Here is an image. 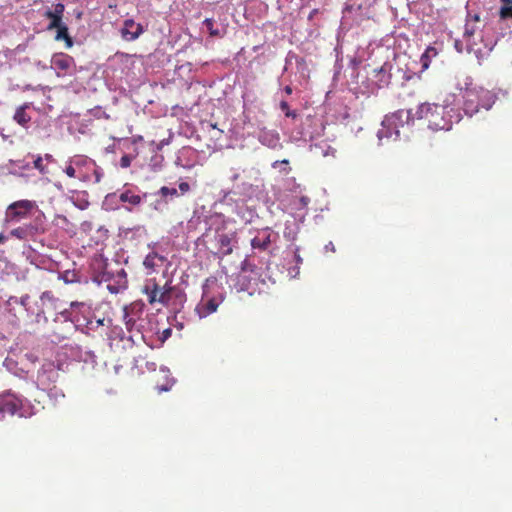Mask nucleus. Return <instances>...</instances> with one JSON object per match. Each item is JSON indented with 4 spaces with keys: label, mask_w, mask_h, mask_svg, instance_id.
Listing matches in <instances>:
<instances>
[{
    "label": "nucleus",
    "mask_w": 512,
    "mask_h": 512,
    "mask_svg": "<svg viewBox=\"0 0 512 512\" xmlns=\"http://www.w3.org/2000/svg\"><path fill=\"white\" fill-rule=\"evenodd\" d=\"M453 86L463 92V111L469 117L482 109L490 110L497 100V95L493 91L474 86L469 76L455 77Z\"/></svg>",
    "instance_id": "nucleus-1"
},
{
    "label": "nucleus",
    "mask_w": 512,
    "mask_h": 512,
    "mask_svg": "<svg viewBox=\"0 0 512 512\" xmlns=\"http://www.w3.org/2000/svg\"><path fill=\"white\" fill-rule=\"evenodd\" d=\"M456 95L448 93L443 99L442 104L423 103L419 106L417 114L419 118L424 119L428 123V127L433 131H449L453 125V115L455 112L452 107L455 103Z\"/></svg>",
    "instance_id": "nucleus-2"
},
{
    "label": "nucleus",
    "mask_w": 512,
    "mask_h": 512,
    "mask_svg": "<svg viewBox=\"0 0 512 512\" xmlns=\"http://www.w3.org/2000/svg\"><path fill=\"white\" fill-rule=\"evenodd\" d=\"M413 122L411 110L400 109L385 116L382 121V127L378 130L380 140H397L400 137V129Z\"/></svg>",
    "instance_id": "nucleus-3"
},
{
    "label": "nucleus",
    "mask_w": 512,
    "mask_h": 512,
    "mask_svg": "<svg viewBox=\"0 0 512 512\" xmlns=\"http://www.w3.org/2000/svg\"><path fill=\"white\" fill-rule=\"evenodd\" d=\"M36 212H40L36 201L29 199L14 201L5 209L3 224L5 226L18 224L30 219Z\"/></svg>",
    "instance_id": "nucleus-4"
},
{
    "label": "nucleus",
    "mask_w": 512,
    "mask_h": 512,
    "mask_svg": "<svg viewBox=\"0 0 512 512\" xmlns=\"http://www.w3.org/2000/svg\"><path fill=\"white\" fill-rule=\"evenodd\" d=\"M175 288L167 284L161 287L155 278L147 279L141 288V292L147 296L150 305L159 303L168 306Z\"/></svg>",
    "instance_id": "nucleus-5"
},
{
    "label": "nucleus",
    "mask_w": 512,
    "mask_h": 512,
    "mask_svg": "<svg viewBox=\"0 0 512 512\" xmlns=\"http://www.w3.org/2000/svg\"><path fill=\"white\" fill-rule=\"evenodd\" d=\"M51 68L58 77H66L75 73L76 63L72 56L66 53H56L52 56Z\"/></svg>",
    "instance_id": "nucleus-6"
},
{
    "label": "nucleus",
    "mask_w": 512,
    "mask_h": 512,
    "mask_svg": "<svg viewBox=\"0 0 512 512\" xmlns=\"http://www.w3.org/2000/svg\"><path fill=\"white\" fill-rule=\"evenodd\" d=\"M24 400L10 391L0 395V413L17 414L20 417L25 416L23 411Z\"/></svg>",
    "instance_id": "nucleus-7"
},
{
    "label": "nucleus",
    "mask_w": 512,
    "mask_h": 512,
    "mask_svg": "<svg viewBox=\"0 0 512 512\" xmlns=\"http://www.w3.org/2000/svg\"><path fill=\"white\" fill-rule=\"evenodd\" d=\"M215 241L218 254L221 257L228 256L233 252L234 244L237 243V234L235 231L225 232L223 227L216 229Z\"/></svg>",
    "instance_id": "nucleus-8"
},
{
    "label": "nucleus",
    "mask_w": 512,
    "mask_h": 512,
    "mask_svg": "<svg viewBox=\"0 0 512 512\" xmlns=\"http://www.w3.org/2000/svg\"><path fill=\"white\" fill-rule=\"evenodd\" d=\"M223 301L224 296L221 292L209 295L207 291H204L202 299L197 306V311L200 317H207L208 315L216 312L217 308Z\"/></svg>",
    "instance_id": "nucleus-9"
},
{
    "label": "nucleus",
    "mask_w": 512,
    "mask_h": 512,
    "mask_svg": "<svg viewBox=\"0 0 512 512\" xmlns=\"http://www.w3.org/2000/svg\"><path fill=\"white\" fill-rule=\"evenodd\" d=\"M39 218L37 217L34 223L24 224L18 226L10 231V236L15 237L19 240H26L29 237H33L38 233H43L44 228L38 224Z\"/></svg>",
    "instance_id": "nucleus-10"
},
{
    "label": "nucleus",
    "mask_w": 512,
    "mask_h": 512,
    "mask_svg": "<svg viewBox=\"0 0 512 512\" xmlns=\"http://www.w3.org/2000/svg\"><path fill=\"white\" fill-rule=\"evenodd\" d=\"M93 279L98 283L109 282L113 274L108 271V263L101 257L95 258L92 263Z\"/></svg>",
    "instance_id": "nucleus-11"
},
{
    "label": "nucleus",
    "mask_w": 512,
    "mask_h": 512,
    "mask_svg": "<svg viewBox=\"0 0 512 512\" xmlns=\"http://www.w3.org/2000/svg\"><path fill=\"white\" fill-rule=\"evenodd\" d=\"M143 33V27L139 23H135L132 19L124 21V26L121 29L122 37L127 41L136 40Z\"/></svg>",
    "instance_id": "nucleus-12"
},
{
    "label": "nucleus",
    "mask_w": 512,
    "mask_h": 512,
    "mask_svg": "<svg viewBox=\"0 0 512 512\" xmlns=\"http://www.w3.org/2000/svg\"><path fill=\"white\" fill-rule=\"evenodd\" d=\"M40 301L43 307L42 312L45 309L50 311H57L60 308L61 301L59 298L55 297L52 291H44L40 296Z\"/></svg>",
    "instance_id": "nucleus-13"
},
{
    "label": "nucleus",
    "mask_w": 512,
    "mask_h": 512,
    "mask_svg": "<svg viewBox=\"0 0 512 512\" xmlns=\"http://www.w3.org/2000/svg\"><path fill=\"white\" fill-rule=\"evenodd\" d=\"M271 242V232L266 229L251 240V246L254 249L265 251L269 248Z\"/></svg>",
    "instance_id": "nucleus-14"
},
{
    "label": "nucleus",
    "mask_w": 512,
    "mask_h": 512,
    "mask_svg": "<svg viewBox=\"0 0 512 512\" xmlns=\"http://www.w3.org/2000/svg\"><path fill=\"white\" fill-rule=\"evenodd\" d=\"M58 373L54 369L43 370L39 372L37 381L43 389H50L57 381Z\"/></svg>",
    "instance_id": "nucleus-15"
},
{
    "label": "nucleus",
    "mask_w": 512,
    "mask_h": 512,
    "mask_svg": "<svg viewBox=\"0 0 512 512\" xmlns=\"http://www.w3.org/2000/svg\"><path fill=\"white\" fill-rule=\"evenodd\" d=\"M480 22V16L479 14H468L466 18V23L464 27V33L463 36L465 39L470 40L475 32L478 30L479 26L478 23Z\"/></svg>",
    "instance_id": "nucleus-16"
},
{
    "label": "nucleus",
    "mask_w": 512,
    "mask_h": 512,
    "mask_svg": "<svg viewBox=\"0 0 512 512\" xmlns=\"http://www.w3.org/2000/svg\"><path fill=\"white\" fill-rule=\"evenodd\" d=\"M166 261V257L156 252H150L144 259L143 265L146 269L154 272L156 268L161 267Z\"/></svg>",
    "instance_id": "nucleus-17"
},
{
    "label": "nucleus",
    "mask_w": 512,
    "mask_h": 512,
    "mask_svg": "<svg viewBox=\"0 0 512 512\" xmlns=\"http://www.w3.org/2000/svg\"><path fill=\"white\" fill-rule=\"evenodd\" d=\"M31 107V103H24L20 107H18L15 111L13 119L16 123H18L22 127H27L28 123L31 121V116L27 113V110Z\"/></svg>",
    "instance_id": "nucleus-18"
},
{
    "label": "nucleus",
    "mask_w": 512,
    "mask_h": 512,
    "mask_svg": "<svg viewBox=\"0 0 512 512\" xmlns=\"http://www.w3.org/2000/svg\"><path fill=\"white\" fill-rule=\"evenodd\" d=\"M119 200L121 202L129 203L132 206H137L142 202V197L140 195L134 194L130 190H126L120 194Z\"/></svg>",
    "instance_id": "nucleus-19"
},
{
    "label": "nucleus",
    "mask_w": 512,
    "mask_h": 512,
    "mask_svg": "<svg viewBox=\"0 0 512 512\" xmlns=\"http://www.w3.org/2000/svg\"><path fill=\"white\" fill-rule=\"evenodd\" d=\"M57 30V34H56V39L57 40H64L65 43H66V46L68 48L72 47L73 45V40L72 38L69 36V33H68V28L65 24L59 26V27H56L55 28Z\"/></svg>",
    "instance_id": "nucleus-20"
},
{
    "label": "nucleus",
    "mask_w": 512,
    "mask_h": 512,
    "mask_svg": "<svg viewBox=\"0 0 512 512\" xmlns=\"http://www.w3.org/2000/svg\"><path fill=\"white\" fill-rule=\"evenodd\" d=\"M44 16L50 20V23L48 25L49 30H53L54 28L59 27L64 24L62 22V18L58 15H54L52 13V10H47L45 12Z\"/></svg>",
    "instance_id": "nucleus-21"
},
{
    "label": "nucleus",
    "mask_w": 512,
    "mask_h": 512,
    "mask_svg": "<svg viewBox=\"0 0 512 512\" xmlns=\"http://www.w3.org/2000/svg\"><path fill=\"white\" fill-rule=\"evenodd\" d=\"M502 6L500 8V17L502 19H512V0H501Z\"/></svg>",
    "instance_id": "nucleus-22"
},
{
    "label": "nucleus",
    "mask_w": 512,
    "mask_h": 512,
    "mask_svg": "<svg viewBox=\"0 0 512 512\" xmlns=\"http://www.w3.org/2000/svg\"><path fill=\"white\" fill-rule=\"evenodd\" d=\"M59 278L66 284L76 283L79 281L77 273L71 270L64 271L60 274Z\"/></svg>",
    "instance_id": "nucleus-23"
},
{
    "label": "nucleus",
    "mask_w": 512,
    "mask_h": 512,
    "mask_svg": "<svg viewBox=\"0 0 512 512\" xmlns=\"http://www.w3.org/2000/svg\"><path fill=\"white\" fill-rule=\"evenodd\" d=\"M437 54H438V52H437L436 48L428 47L421 58L423 67L427 68L429 65L428 59H430L431 57L437 56Z\"/></svg>",
    "instance_id": "nucleus-24"
},
{
    "label": "nucleus",
    "mask_w": 512,
    "mask_h": 512,
    "mask_svg": "<svg viewBox=\"0 0 512 512\" xmlns=\"http://www.w3.org/2000/svg\"><path fill=\"white\" fill-rule=\"evenodd\" d=\"M203 24L206 26L207 30L209 31L210 36H212V37L220 36V31L218 29L214 28V20L213 19L206 18L203 21Z\"/></svg>",
    "instance_id": "nucleus-25"
},
{
    "label": "nucleus",
    "mask_w": 512,
    "mask_h": 512,
    "mask_svg": "<svg viewBox=\"0 0 512 512\" xmlns=\"http://www.w3.org/2000/svg\"><path fill=\"white\" fill-rule=\"evenodd\" d=\"M124 322L128 331H132L136 325V318L131 316L127 309L124 310Z\"/></svg>",
    "instance_id": "nucleus-26"
},
{
    "label": "nucleus",
    "mask_w": 512,
    "mask_h": 512,
    "mask_svg": "<svg viewBox=\"0 0 512 512\" xmlns=\"http://www.w3.org/2000/svg\"><path fill=\"white\" fill-rule=\"evenodd\" d=\"M33 164L34 168L37 169L41 174L45 175L48 173V168L43 164V157L41 155H38L34 159Z\"/></svg>",
    "instance_id": "nucleus-27"
},
{
    "label": "nucleus",
    "mask_w": 512,
    "mask_h": 512,
    "mask_svg": "<svg viewBox=\"0 0 512 512\" xmlns=\"http://www.w3.org/2000/svg\"><path fill=\"white\" fill-rule=\"evenodd\" d=\"M158 194L163 198H166L167 196L174 197L178 196V191L176 188H169L167 186H163L159 189Z\"/></svg>",
    "instance_id": "nucleus-28"
},
{
    "label": "nucleus",
    "mask_w": 512,
    "mask_h": 512,
    "mask_svg": "<svg viewBox=\"0 0 512 512\" xmlns=\"http://www.w3.org/2000/svg\"><path fill=\"white\" fill-rule=\"evenodd\" d=\"M280 109L284 112L286 117L293 119L297 117V112L290 110L289 104L286 101L280 102Z\"/></svg>",
    "instance_id": "nucleus-29"
},
{
    "label": "nucleus",
    "mask_w": 512,
    "mask_h": 512,
    "mask_svg": "<svg viewBox=\"0 0 512 512\" xmlns=\"http://www.w3.org/2000/svg\"><path fill=\"white\" fill-rule=\"evenodd\" d=\"M70 308L78 311H89L91 309V304H88L86 302L72 301L70 303Z\"/></svg>",
    "instance_id": "nucleus-30"
},
{
    "label": "nucleus",
    "mask_w": 512,
    "mask_h": 512,
    "mask_svg": "<svg viewBox=\"0 0 512 512\" xmlns=\"http://www.w3.org/2000/svg\"><path fill=\"white\" fill-rule=\"evenodd\" d=\"M65 174L70 178H79L80 176L77 174V169L74 167L73 164H68L66 168L64 169Z\"/></svg>",
    "instance_id": "nucleus-31"
},
{
    "label": "nucleus",
    "mask_w": 512,
    "mask_h": 512,
    "mask_svg": "<svg viewBox=\"0 0 512 512\" xmlns=\"http://www.w3.org/2000/svg\"><path fill=\"white\" fill-rule=\"evenodd\" d=\"M86 162H87V160L85 158L78 157V156L73 157L69 160V163L73 164L76 169L84 166L86 164Z\"/></svg>",
    "instance_id": "nucleus-32"
},
{
    "label": "nucleus",
    "mask_w": 512,
    "mask_h": 512,
    "mask_svg": "<svg viewBox=\"0 0 512 512\" xmlns=\"http://www.w3.org/2000/svg\"><path fill=\"white\" fill-rule=\"evenodd\" d=\"M131 162H132V156L125 154L120 159V166L122 168H128V167H130Z\"/></svg>",
    "instance_id": "nucleus-33"
},
{
    "label": "nucleus",
    "mask_w": 512,
    "mask_h": 512,
    "mask_svg": "<svg viewBox=\"0 0 512 512\" xmlns=\"http://www.w3.org/2000/svg\"><path fill=\"white\" fill-rule=\"evenodd\" d=\"M64 10H65V6H64V4H62V3H57V4L54 6V10L52 11V13H53L54 15H58V16H60L61 18H63Z\"/></svg>",
    "instance_id": "nucleus-34"
},
{
    "label": "nucleus",
    "mask_w": 512,
    "mask_h": 512,
    "mask_svg": "<svg viewBox=\"0 0 512 512\" xmlns=\"http://www.w3.org/2000/svg\"><path fill=\"white\" fill-rule=\"evenodd\" d=\"M190 185L189 183L187 182H180L179 183V191L180 193L183 195V194H186L187 192L190 191Z\"/></svg>",
    "instance_id": "nucleus-35"
},
{
    "label": "nucleus",
    "mask_w": 512,
    "mask_h": 512,
    "mask_svg": "<svg viewBox=\"0 0 512 512\" xmlns=\"http://www.w3.org/2000/svg\"><path fill=\"white\" fill-rule=\"evenodd\" d=\"M60 315L66 320V321H72L71 319V311L69 309L61 310Z\"/></svg>",
    "instance_id": "nucleus-36"
},
{
    "label": "nucleus",
    "mask_w": 512,
    "mask_h": 512,
    "mask_svg": "<svg viewBox=\"0 0 512 512\" xmlns=\"http://www.w3.org/2000/svg\"><path fill=\"white\" fill-rule=\"evenodd\" d=\"M379 74H383V77L380 79L381 82H383L384 84H388L389 82V76H386L385 75V69H384V66L380 68V70L378 71Z\"/></svg>",
    "instance_id": "nucleus-37"
},
{
    "label": "nucleus",
    "mask_w": 512,
    "mask_h": 512,
    "mask_svg": "<svg viewBox=\"0 0 512 512\" xmlns=\"http://www.w3.org/2000/svg\"><path fill=\"white\" fill-rule=\"evenodd\" d=\"M309 202H310V199L307 196H301L299 199V203H300L301 207H303V208L307 207Z\"/></svg>",
    "instance_id": "nucleus-38"
},
{
    "label": "nucleus",
    "mask_w": 512,
    "mask_h": 512,
    "mask_svg": "<svg viewBox=\"0 0 512 512\" xmlns=\"http://www.w3.org/2000/svg\"><path fill=\"white\" fill-rule=\"evenodd\" d=\"M42 157H43V161H46L47 163H52V162H54V161H55V159H54L53 155L48 154V153H47V154H45V155H44V156H42Z\"/></svg>",
    "instance_id": "nucleus-39"
},
{
    "label": "nucleus",
    "mask_w": 512,
    "mask_h": 512,
    "mask_svg": "<svg viewBox=\"0 0 512 512\" xmlns=\"http://www.w3.org/2000/svg\"><path fill=\"white\" fill-rule=\"evenodd\" d=\"M279 164H282V165H289V161H288L287 159H284V160H281V161L277 160V161H275V162L272 164V166H273L274 168H276Z\"/></svg>",
    "instance_id": "nucleus-40"
},
{
    "label": "nucleus",
    "mask_w": 512,
    "mask_h": 512,
    "mask_svg": "<svg viewBox=\"0 0 512 512\" xmlns=\"http://www.w3.org/2000/svg\"><path fill=\"white\" fill-rule=\"evenodd\" d=\"M325 250L330 252H335V246L332 242H329L327 245H325Z\"/></svg>",
    "instance_id": "nucleus-41"
},
{
    "label": "nucleus",
    "mask_w": 512,
    "mask_h": 512,
    "mask_svg": "<svg viewBox=\"0 0 512 512\" xmlns=\"http://www.w3.org/2000/svg\"><path fill=\"white\" fill-rule=\"evenodd\" d=\"M140 141H143V136H141V135L134 136L133 139H132L133 143H137V142H140Z\"/></svg>",
    "instance_id": "nucleus-42"
},
{
    "label": "nucleus",
    "mask_w": 512,
    "mask_h": 512,
    "mask_svg": "<svg viewBox=\"0 0 512 512\" xmlns=\"http://www.w3.org/2000/svg\"><path fill=\"white\" fill-rule=\"evenodd\" d=\"M284 92H285L287 95H291V94H292V92H293V89H292V87H291V86H289V85H288V86H286V87L284 88Z\"/></svg>",
    "instance_id": "nucleus-43"
},
{
    "label": "nucleus",
    "mask_w": 512,
    "mask_h": 512,
    "mask_svg": "<svg viewBox=\"0 0 512 512\" xmlns=\"http://www.w3.org/2000/svg\"><path fill=\"white\" fill-rule=\"evenodd\" d=\"M318 13V10L317 9H314L310 12L309 16H308V19L311 20L313 19V17Z\"/></svg>",
    "instance_id": "nucleus-44"
},
{
    "label": "nucleus",
    "mask_w": 512,
    "mask_h": 512,
    "mask_svg": "<svg viewBox=\"0 0 512 512\" xmlns=\"http://www.w3.org/2000/svg\"><path fill=\"white\" fill-rule=\"evenodd\" d=\"M6 240L7 237L3 233H0V244H4Z\"/></svg>",
    "instance_id": "nucleus-45"
},
{
    "label": "nucleus",
    "mask_w": 512,
    "mask_h": 512,
    "mask_svg": "<svg viewBox=\"0 0 512 512\" xmlns=\"http://www.w3.org/2000/svg\"><path fill=\"white\" fill-rule=\"evenodd\" d=\"M168 144V140H162L158 145V150H161L164 145Z\"/></svg>",
    "instance_id": "nucleus-46"
},
{
    "label": "nucleus",
    "mask_w": 512,
    "mask_h": 512,
    "mask_svg": "<svg viewBox=\"0 0 512 512\" xmlns=\"http://www.w3.org/2000/svg\"><path fill=\"white\" fill-rule=\"evenodd\" d=\"M169 388L168 387H161V388H158V391L159 392H162V391H168Z\"/></svg>",
    "instance_id": "nucleus-47"
},
{
    "label": "nucleus",
    "mask_w": 512,
    "mask_h": 512,
    "mask_svg": "<svg viewBox=\"0 0 512 512\" xmlns=\"http://www.w3.org/2000/svg\"><path fill=\"white\" fill-rule=\"evenodd\" d=\"M108 289H109L111 292H117V290L113 289L110 285H108Z\"/></svg>",
    "instance_id": "nucleus-48"
},
{
    "label": "nucleus",
    "mask_w": 512,
    "mask_h": 512,
    "mask_svg": "<svg viewBox=\"0 0 512 512\" xmlns=\"http://www.w3.org/2000/svg\"><path fill=\"white\" fill-rule=\"evenodd\" d=\"M104 319H100L97 321L98 325H103Z\"/></svg>",
    "instance_id": "nucleus-49"
}]
</instances>
